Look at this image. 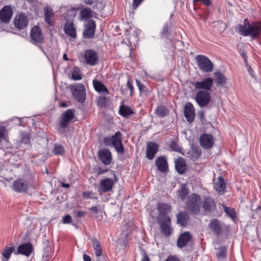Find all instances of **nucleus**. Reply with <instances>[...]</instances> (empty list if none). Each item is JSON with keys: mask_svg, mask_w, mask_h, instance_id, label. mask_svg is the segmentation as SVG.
Masks as SVG:
<instances>
[{"mask_svg": "<svg viewBox=\"0 0 261 261\" xmlns=\"http://www.w3.org/2000/svg\"><path fill=\"white\" fill-rule=\"evenodd\" d=\"M84 56L87 64L94 66L97 63L98 57L95 51L91 49L86 50L85 51Z\"/></svg>", "mask_w": 261, "mask_h": 261, "instance_id": "17", "label": "nucleus"}, {"mask_svg": "<svg viewBox=\"0 0 261 261\" xmlns=\"http://www.w3.org/2000/svg\"><path fill=\"white\" fill-rule=\"evenodd\" d=\"M90 210L94 214H98V208L97 207V206H92L91 207Z\"/></svg>", "mask_w": 261, "mask_h": 261, "instance_id": "61", "label": "nucleus"}, {"mask_svg": "<svg viewBox=\"0 0 261 261\" xmlns=\"http://www.w3.org/2000/svg\"><path fill=\"white\" fill-rule=\"evenodd\" d=\"M81 20H87L92 17V10L90 8H84L80 13Z\"/></svg>", "mask_w": 261, "mask_h": 261, "instance_id": "39", "label": "nucleus"}, {"mask_svg": "<svg viewBox=\"0 0 261 261\" xmlns=\"http://www.w3.org/2000/svg\"><path fill=\"white\" fill-rule=\"evenodd\" d=\"M136 84L141 93H145L147 92V88L145 86L141 83L138 80H136Z\"/></svg>", "mask_w": 261, "mask_h": 261, "instance_id": "47", "label": "nucleus"}, {"mask_svg": "<svg viewBox=\"0 0 261 261\" xmlns=\"http://www.w3.org/2000/svg\"><path fill=\"white\" fill-rule=\"evenodd\" d=\"M83 259L84 261H91V258L88 255L84 254L83 255Z\"/></svg>", "mask_w": 261, "mask_h": 261, "instance_id": "63", "label": "nucleus"}, {"mask_svg": "<svg viewBox=\"0 0 261 261\" xmlns=\"http://www.w3.org/2000/svg\"><path fill=\"white\" fill-rule=\"evenodd\" d=\"M103 143L106 146L112 145L119 154H123L124 152L122 144V134L119 131H118L114 135L110 137L104 138Z\"/></svg>", "mask_w": 261, "mask_h": 261, "instance_id": "2", "label": "nucleus"}, {"mask_svg": "<svg viewBox=\"0 0 261 261\" xmlns=\"http://www.w3.org/2000/svg\"><path fill=\"white\" fill-rule=\"evenodd\" d=\"M196 60L199 68L206 72H211L213 69V64L206 57L202 55H198Z\"/></svg>", "mask_w": 261, "mask_h": 261, "instance_id": "6", "label": "nucleus"}, {"mask_svg": "<svg viewBox=\"0 0 261 261\" xmlns=\"http://www.w3.org/2000/svg\"><path fill=\"white\" fill-rule=\"evenodd\" d=\"M214 188L220 195L225 193L226 184L224 178L222 176L218 177L217 181L215 184Z\"/></svg>", "mask_w": 261, "mask_h": 261, "instance_id": "26", "label": "nucleus"}, {"mask_svg": "<svg viewBox=\"0 0 261 261\" xmlns=\"http://www.w3.org/2000/svg\"><path fill=\"white\" fill-rule=\"evenodd\" d=\"M107 169H103L100 168H98L97 174L98 175H99L107 172Z\"/></svg>", "mask_w": 261, "mask_h": 261, "instance_id": "58", "label": "nucleus"}, {"mask_svg": "<svg viewBox=\"0 0 261 261\" xmlns=\"http://www.w3.org/2000/svg\"><path fill=\"white\" fill-rule=\"evenodd\" d=\"M85 215V213L84 211H77L76 212V215L79 217H84Z\"/></svg>", "mask_w": 261, "mask_h": 261, "instance_id": "62", "label": "nucleus"}, {"mask_svg": "<svg viewBox=\"0 0 261 261\" xmlns=\"http://www.w3.org/2000/svg\"><path fill=\"white\" fill-rule=\"evenodd\" d=\"M99 159L105 165H109L112 160V154L109 149L103 148L100 149L98 152Z\"/></svg>", "mask_w": 261, "mask_h": 261, "instance_id": "16", "label": "nucleus"}, {"mask_svg": "<svg viewBox=\"0 0 261 261\" xmlns=\"http://www.w3.org/2000/svg\"><path fill=\"white\" fill-rule=\"evenodd\" d=\"M155 165L158 169L162 172H166L168 171V163L164 156L158 157L155 161Z\"/></svg>", "mask_w": 261, "mask_h": 261, "instance_id": "23", "label": "nucleus"}, {"mask_svg": "<svg viewBox=\"0 0 261 261\" xmlns=\"http://www.w3.org/2000/svg\"><path fill=\"white\" fill-rule=\"evenodd\" d=\"M72 94L78 102H83L86 98V91L83 84H76L70 87Z\"/></svg>", "mask_w": 261, "mask_h": 261, "instance_id": "5", "label": "nucleus"}, {"mask_svg": "<svg viewBox=\"0 0 261 261\" xmlns=\"http://www.w3.org/2000/svg\"><path fill=\"white\" fill-rule=\"evenodd\" d=\"M158 222L162 233L166 237H169L172 233L171 220L170 217L158 218Z\"/></svg>", "mask_w": 261, "mask_h": 261, "instance_id": "7", "label": "nucleus"}, {"mask_svg": "<svg viewBox=\"0 0 261 261\" xmlns=\"http://www.w3.org/2000/svg\"><path fill=\"white\" fill-rule=\"evenodd\" d=\"M175 167L178 173H184L186 170V163L185 159L182 158H178L175 162Z\"/></svg>", "mask_w": 261, "mask_h": 261, "instance_id": "28", "label": "nucleus"}, {"mask_svg": "<svg viewBox=\"0 0 261 261\" xmlns=\"http://www.w3.org/2000/svg\"><path fill=\"white\" fill-rule=\"evenodd\" d=\"M194 2H200L206 6H208L212 4L211 0H194Z\"/></svg>", "mask_w": 261, "mask_h": 261, "instance_id": "55", "label": "nucleus"}, {"mask_svg": "<svg viewBox=\"0 0 261 261\" xmlns=\"http://www.w3.org/2000/svg\"><path fill=\"white\" fill-rule=\"evenodd\" d=\"M142 0H133V7L137 8L139 5L141 3Z\"/></svg>", "mask_w": 261, "mask_h": 261, "instance_id": "57", "label": "nucleus"}, {"mask_svg": "<svg viewBox=\"0 0 261 261\" xmlns=\"http://www.w3.org/2000/svg\"><path fill=\"white\" fill-rule=\"evenodd\" d=\"M107 102V98L106 97H100L97 100V105L99 107H104Z\"/></svg>", "mask_w": 261, "mask_h": 261, "instance_id": "50", "label": "nucleus"}, {"mask_svg": "<svg viewBox=\"0 0 261 261\" xmlns=\"http://www.w3.org/2000/svg\"><path fill=\"white\" fill-rule=\"evenodd\" d=\"M141 261H149V258L145 252H143V258Z\"/></svg>", "mask_w": 261, "mask_h": 261, "instance_id": "60", "label": "nucleus"}, {"mask_svg": "<svg viewBox=\"0 0 261 261\" xmlns=\"http://www.w3.org/2000/svg\"><path fill=\"white\" fill-rule=\"evenodd\" d=\"M241 55L243 57V58H244L245 63H247V54L243 52V53H242L241 54Z\"/></svg>", "mask_w": 261, "mask_h": 261, "instance_id": "64", "label": "nucleus"}, {"mask_svg": "<svg viewBox=\"0 0 261 261\" xmlns=\"http://www.w3.org/2000/svg\"><path fill=\"white\" fill-rule=\"evenodd\" d=\"M6 133V127L4 126H0V142L5 139Z\"/></svg>", "mask_w": 261, "mask_h": 261, "instance_id": "52", "label": "nucleus"}, {"mask_svg": "<svg viewBox=\"0 0 261 261\" xmlns=\"http://www.w3.org/2000/svg\"><path fill=\"white\" fill-rule=\"evenodd\" d=\"M200 145L206 149H209L212 148L214 143V138L210 134H204L200 137Z\"/></svg>", "mask_w": 261, "mask_h": 261, "instance_id": "13", "label": "nucleus"}, {"mask_svg": "<svg viewBox=\"0 0 261 261\" xmlns=\"http://www.w3.org/2000/svg\"><path fill=\"white\" fill-rule=\"evenodd\" d=\"M261 30V23L254 21L250 23L247 19L244 20V24H240L238 33L243 36H250L254 39L259 37Z\"/></svg>", "mask_w": 261, "mask_h": 261, "instance_id": "1", "label": "nucleus"}, {"mask_svg": "<svg viewBox=\"0 0 261 261\" xmlns=\"http://www.w3.org/2000/svg\"><path fill=\"white\" fill-rule=\"evenodd\" d=\"M201 205V198L196 193H192L189 196L186 204V208L194 214L199 213Z\"/></svg>", "mask_w": 261, "mask_h": 261, "instance_id": "3", "label": "nucleus"}, {"mask_svg": "<svg viewBox=\"0 0 261 261\" xmlns=\"http://www.w3.org/2000/svg\"><path fill=\"white\" fill-rule=\"evenodd\" d=\"M208 226L216 235H219L222 231V225L220 222L216 219H213L210 223Z\"/></svg>", "mask_w": 261, "mask_h": 261, "instance_id": "21", "label": "nucleus"}, {"mask_svg": "<svg viewBox=\"0 0 261 261\" xmlns=\"http://www.w3.org/2000/svg\"><path fill=\"white\" fill-rule=\"evenodd\" d=\"M126 86L130 90V93H132L134 89V88L132 84L130 83L129 80L127 81Z\"/></svg>", "mask_w": 261, "mask_h": 261, "instance_id": "59", "label": "nucleus"}, {"mask_svg": "<svg viewBox=\"0 0 261 261\" xmlns=\"http://www.w3.org/2000/svg\"><path fill=\"white\" fill-rule=\"evenodd\" d=\"M44 13L45 16V21L48 24L52 25L51 18L53 17V13L51 9L45 7L44 8Z\"/></svg>", "mask_w": 261, "mask_h": 261, "instance_id": "37", "label": "nucleus"}, {"mask_svg": "<svg viewBox=\"0 0 261 261\" xmlns=\"http://www.w3.org/2000/svg\"><path fill=\"white\" fill-rule=\"evenodd\" d=\"M201 203L202 208L205 212H212L216 208L214 199L210 196H204Z\"/></svg>", "mask_w": 261, "mask_h": 261, "instance_id": "15", "label": "nucleus"}, {"mask_svg": "<svg viewBox=\"0 0 261 261\" xmlns=\"http://www.w3.org/2000/svg\"><path fill=\"white\" fill-rule=\"evenodd\" d=\"M65 9L66 10H67V13L66 15L64 16L65 18L66 19L67 18H72L74 17L76 14V10L77 9L76 8H72V7H66V8H64L63 9Z\"/></svg>", "mask_w": 261, "mask_h": 261, "instance_id": "40", "label": "nucleus"}, {"mask_svg": "<svg viewBox=\"0 0 261 261\" xmlns=\"http://www.w3.org/2000/svg\"><path fill=\"white\" fill-rule=\"evenodd\" d=\"M72 79L75 81L81 80L82 76L80 73V70L77 67H74L72 72Z\"/></svg>", "mask_w": 261, "mask_h": 261, "instance_id": "42", "label": "nucleus"}, {"mask_svg": "<svg viewBox=\"0 0 261 261\" xmlns=\"http://www.w3.org/2000/svg\"><path fill=\"white\" fill-rule=\"evenodd\" d=\"M170 25L168 22H166L163 27L161 35L163 37H167L169 31Z\"/></svg>", "mask_w": 261, "mask_h": 261, "instance_id": "48", "label": "nucleus"}, {"mask_svg": "<svg viewBox=\"0 0 261 261\" xmlns=\"http://www.w3.org/2000/svg\"><path fill=\"white\" fill-rule=\"evenodd\" d=\"M165 261H180L179 259L173 256H169Z\"/></svg>", "mask_w": 261, "mask_h": 261, "instance_id": "56", "label": "nucleus"}, {"mask_svg": "<svg viewBox=\"0 0 261 261\" xmlns=\"http://www.w3.org/2000/svg\"><path fill=\"white\" fill-rule=\"evenodd\" d=\"M20 141L22 143L27 144L30 142V135L25 132L20 134Z\"/></svg>", "mask_w": 261, "mask_h": 261, "instance_id": "46", "label": "nucleus"}, {"mask_svg": "<svg viewBox=\"0 0 261 261\" xmlns=\"http://www.w3.org/2000/svg\"><path fill=\"white\" fill-rule=\"evenodd\" d=\"M189 194V189L185 185H182L177 191V196L181 200H185Z\"/></svg>", "mask_w": 261, "mask_h": 261, "instance_id": "35", "label": "nucleus"}, {"mask_svg": "<svg viewBox=\"0 0 261 261\" xmlns=\"http://www.w3.org/2000/svg\"><path fill=\"white\" fill-rule=\"evenodd\" d=\"M32 251V246L30 243H27L19 245L17 248L18 254L29 256Z\"/></svg>", "mask_w": 261, "mask_h": 261, "instance_id": "24", "label": "nucleus"}, {"mask_svg": "<svg viewBox=\"0 0 261 261\" xmlns=\"http://www.w3.org/2000/svg\"><path fill=\"white\" fill-rule=\"evenodd\" d=\"M61 116L71 121L74 117L73 111L71 109H68Z\"/></svg>", "mask_w": 261, "mask_h": 261, "instance_id": "45", "label": "nucleus"}, {"mask_svg": "<svg viewBox=\"0 0 261 261\" xmlns=\"http://www.w3.org/2000/svg\"><path fill=\"white\" fill-rule=\"evenodd\" d=\"M13 12L10 6H5L0 10V20L5 23L10 21Z\"/></svg>", "mask_w": 261, "mask_h": 261, "instance_id": "14", "label": "nucleus"}, {"mask_svg": "<svg viewBox=\"0 0 261 261\" xmlns=\"http://www.w3.org/2000/svg\"><path fill=\"white\" fill-rule=\"evenodd\" d=\"M195 100L200 107H205L211 101V96L209 92L200 90L196 93Z\"/></svg>", "mask_w": 261, "mask_h": 261, "instance_id": "8", "label": "nucleus"}, {"mask_svg": "<svg viewBox=\"0 0 261 261\" xmlns=\"http://www.w3.org/2000/svg\"><path fill=\"white\" fill-rule=\"evenodd\" d=\"M53 152L56 155H61L64 154V149L62 145L59 144H55Z\"/></svg>", "mask_w": 261, "mask_h": 261, "instance_id": "43", "label": "nucleus"}, {"mask_svg": "<svg viewBox=\"0 0 261 261\" xmlns=\"http://www.w3.org/2000/svg\"><path fill=\"white\" fill-rule=\"evenodd\" d=\"M71 217L69 215H67L63 217L62 222L64 224H70L71 222Z\"/></svg>", "mask_w": 261, "mask_h": 261, "instance_id": "54", "label": "nucleus"}, {"mask_svg": "<svg viewBox=\"0 0 261 261\" xmlns=\"http://www.w3.org/2000/svg\"><path fill=\"white\" fill-rule=\"evenodd\" d=\"M158 150L159 146L156 143L149 142L147 143L146 147V158L150 160H152L158 152Z\"/></svg>", "mask_w": 261, "mask_h": 261, "instance_id": "19", "label": "nucleus"}, {"mask_svg": "<svg viewBox=\"0 0 261 261\" xmlns=\"http://www.w3.org/2000/svg\"><path fill=\"white\" fill-rule=\"evenodd\" d=\"M155 114L160 118H163L168 115L169 110L164 106H159L155 110Z\"/></svg>", "mask_w": 261, "mask_h": 261, "instance_id": "31", "label": "nucleus"}, {"mask_svg": "<svg viewBox=\"0 0 261 261\" xmlns=\"http://www.w3.org/2000/svg\"><path fill=\"white\" fill-rule=\"evenodd\" d=\"M13 189L17 192H25L28 188L27 182L23 179H19L13 182Z\"/></svg>", "mask_w": 261, "mask_h": 261, "instance_id": "22", "label": "nucleus"}, {"mask_svg": "<svg viewBox=\"0 0 261 261\" xmlns=\"http://www.w3.org/2000/svg\"><path fill=\"white\" fill-rule=\"evenodd\" d=\"M27 16L23 13L17 15L14 19V25L16 29L21 30L25 29L28 25Z\"/></svg>", "mask_w": 261, "mask_h": 261, "instance_id": "11", "label": "nucleus"}, {"mask_svg": "<svg viewBox=\"0 0 261 261\" xmlns=\"http://www.w3.org/2000/svg\"><path fill=\"white\" fill-rule=\"evenodd\" d=\"M184 115L189 122L191 123L194 121L195 118V109L191 102H188L186 104L184 108Z\"/></svg>", "mask_w": 261, "mask_h": 261, "instance_id": "18", "label": "nucleus"}, {"mask_svg": "<svg viewBox=\"0 0 261 261\" xmlns=\"http://www.w3.org/2000/svg\"><path fill=\"white\" fill-rule=\"evenodd\" d=\"M223 208L226 215L230 217L232 220H234L236 217V213L234 208L227 207L225 205H222Z\"/></svg>", "mask_w": 261, "mask_h": 261, "instance_id": "38", "label": "nucleus"}, {"mask_svg": "<svg viewBox=\"0 0 261 261\" xmlns=\"http://www.w3.org/2000/svg\"><path fill=\"white\" fill-rule=\"evenodd\" d=\"M133 110L129 107L121 105L119 109V114L124 117H126L131 114H133Z\"/></svg>", "mask_w": 261, "mask_h": 261, "instance_id": "36", "label": "nucleus"}, {"mask_svg": "<svg viewBox=\"0 0 261 261\" xmlns=\"http://www.w3.org/2000/svg\"><path fill=\"white\" fill-rule=\"evenodd\" d=\"M64 31L65 34L70 37L74 39L76 37V30L72 22L67 21L64 25Z\"/></svg>", "mask_w": 261, "mask_h": 261, "instance_id": "25", "label": "nucleus"}, {"mask_svg": "<svg viewBox=\"0 0 261 261\" xmlns=\"http://www.w3.org/2000/svg\"><path fill=\"white\" fill-rule=\"evenodd\" d=\"M114 182L113 179L110 178H105L101 179L98 184L97 187V191L99 194H101L103 193H106L111 191Z\"/></svg>", "mask_w": 261, "mask_h": 261, "instance_id": "9", "label": "nucleus"}, {"mask_svg": "<svg viewBox=\"0 0 261 261\" xmlns=\"http://www.w3.org/2000/svg\"><path fill=\"white\" fill-rule=\"evenodd\" d=\"M157 210L159 214L158 218H164L166 216H169L167 214L171 212V206L168 203L159 202L157 203Z\"/></svg>", "mask_w": 261, "mask_h": 261, "instance_id": "20", "label": "nucleus"}, {"mask_svg": "<svg viewBox=\"0 0 261 261\" xmlns=\"http://www.w3.org/2000/svg\"><path fill=\"white\" fill-rule=\"evenodd\" d=\"M191 236L188 232L181 234L178 238L177 241V245L178 247L182 248L185 247L190 240Z\"/></svg>", "mask_w": 261, "mask_h": 261, "instance_id": "27", "label": "nucleus"}, {"mask_svg": "<svg viewBox=\"0 0 261 261\" xmlns=\"http://www.w3.org/2000/svg\"><path fill=\"white\" fill-rule=\"evenodd\" d=\"M189 154H190V158L192 160H196L201 156V150L198 146H192Z\"/></svg>", "mask_w": 261, "mask_h": 261, "instance_id": "32", "label": "nucleus"}, {"mask_svg": "<svg viewBox=\"0 0 261 261\" xmlns=\"http://www.w3.org/2000/svg\"><path fill=\"white\" fill-rule=\"evenodd\" d=\"M214 79L212 77H206L200 82H196L192 83V85L195 89L203 90V91H210L212 88Z\"/></svg>", "mask_w": 261, "mask_h": 261, "instance_id": "10", "label": "nucleus"}, {"mask_svg": "<svg viewBox=\"0 0 261 261\" xmlns=\"http://www.w3.org/2000/svg\"><path fill=\"white\" fill-rule=\"evenodd\" d=\"M171 147L174 151L177 152H180L181 150V147L175 142H172Z\"/></svg>", "mask_w": 261, "mask_h": 261, "instance_id": "53", "label": "nucleus"}, {"mask_svg": "<svg viewBox=\"0 0 261 261\" xmlns=\"http://www.w3.org/2000/svg\"><path fill=\"white\" fill-rule=\"evenodd\" d=\"M92 242L96 256H101L102 254V251L99 242L96 239H93Z\"/></svg>", "mask_w": 261, "mask_h": 261, "instance_id": "34", "label": "nucleus"}, {"mask_svg": "<svg viewBox=\"0 0 261 261\" xmlns=\"http://www.w3.org/2000/svg\"><path fill=\"white\" fill-rule=\"evenodd\" d=\"M215 81L218 85H223L226 83V79L224 75L219 71L214 73Z\"/></svg>", "mask_w": 261, "mask_h": 261, "instance_id": "33", "label": "nucleus"}, {"mask_svg": "<svg viewBox=\"0 0 261 261\" xmlns=\"http://www.w3.org/2000/svg\"><path fill=\"white\" fill-rule=\"evenodd\" d=\"M14 250L15 248L13 246L6 247L2 253L3 256L8 260Z\"/></svg>", "mask_w": 261, "mask_h": 261, "instance_id": "41", "label": "nucleus"}, {"mask_svg": "<svg viewBox=\"0 0 261 261\" xmlns=\"http://www.w3.org/2000/svg\"><path fill=\"white\" fill-rule=\"evenodd\" d=\"M93 193L92 192H84L82 194V196L84 198H93L94 199H97V197L93 196Z\"/></svg>", "mask_w": 261, "mask_h": 261, "instance_id": "51", "label": "nucleus"}, {"mask_svg": "<svg viewBox=\"0 0 261 261\" xmlns=\"http://www.w3.org/2000/svg\"><path fill=\"white\" fill-rule=\"evenodd\" d=\"M189 215L186 212H181L177 215V222L181 226H185L188 221Z\"/></svg>", "mask_w": 261, "mask_h": 261, "instance_id": "30", "label": "nucleus"}, {"mask_svg": "<svg viewBox=\"0 0 261 261\" xmlns=\"http://www.w3.org/2000/svg\"><path fill=\"white\" fill-rule=\"evenodd\" d=\"M85 29L83 32L84 36L88 39H92L94 37L96 22L92 19H90L85 25Z\"/></svg>", "mask_w": 261, "mask_h": 261, "instance_id": "12", "label": "nucleus"}, {"mask_svg": "<svg viewBox=\"0 0 261 261\" xmlns=\"http://www.w3.org/2000/svg\"><path fill=\"white\" fill-rule=\"evenodd\" d=\"M227 248L226 247H221L218 249V252L217 253V256L219 258H224L226 256Z\"/></svg>", "mask_w": 261, "mask_h": 261, "instance_id": "44", "label": "nucleus"}, {"mask_svg": "<svg viewBox=\"0 0 261 261\" xmlns=\"http://www.w3.org/2000/svg\"><path fill=\"white\" fill-rule=\"evenodd\" d=\"M30 41L32 44L38 45L43 53L45 54L40 46L44 41V35L41 29L38 25H35L31 29Z\"/></svg>", "mask_w": 261, "mask_h": 261, "instance_id": "4", "label": "nucleus"}, {"mask_svg": "<svg viewBox=\"0 0 261 261\" xmlns=\"http://www.w3.org/2000/svg\"><path fill=\"white\" fill-rule=\"evenodd\" d=\"M93 85L96 92L106 94H109V90L105 85L95 79L93 80Z\"/></svg>", "mask_w": 261, "mask_h": 261, "instance_id": "29", "label": "nucleus"}, {"mask_svg": "<svg viewBox=\"0 0 261 261\" xmlns=\"http://www.w3.org/2000/svg\"><path fill=\"white\" fill-rule=\"evenodd\" d=\"M70 121V120L66 119L65 118L61 116V120L60 121V127L62 128H65L67 127L68 123Z\"/></svg>", "mask_w": 261, "mask_h": 261, "instance_id": "49", "label": "nucleus"}]
</instances>
